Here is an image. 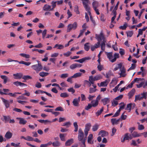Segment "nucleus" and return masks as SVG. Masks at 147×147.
<instances>
[{
    "mask_svg": "<svg viewBox=\"0 0 147 147\" xmlns=\"http://www.w3.org/2000/svg\"><path fill=\"white\" fill-rule=\"evenodd\" d=\"M95 38L98 41V42H100L102 40L103 41L100 44L101 49L103 51H104L105 49V42L106 41L105 40V37L102 32L100 33V34H97L95 35Z\"/></svg>",
    "mask_w": 147,
    "mask_h": 147,
    "instance_id": "obj_1",
    "label": "nucleus"
},
{
    "mask_svg": "<svg viewBox=\"0 0 147 147\" xmlns=\"http://www.w3.org/2000/svg\"><path fill=\"white\" fill-rule=\"evenodd\" d=\"M147 92H143L141 94L136 95L135 96V100L134 101L135 102L136 100H140L143 99H146L147 98Z\"/></svg>",
    "mask_w": 147,
    "mask_h": 147,
    "instance_id": "obj_2",
    "label": "nucleus"
},
{
    "mask_svg": "<svg viewBox=\"0 0 147 147\" xmlns=\"http://www.w3.org/2000/svg\"><path fill=\"white\" fill-rule=\"evenodd\" d=\"M77 26V23L76 22H74L73 24H68L67 27V32H70L72 29L74 30L76 29Z\"/></svg>",
    "mask_w": 147,
    "mask_h": 147,
    "instance_id": "obj_3",
    "label": "nucleus"
},
{
    "mask_svg": "<svg viewBox=\"0 0 147 147\" xmlns=\"http://www.w3.org/2000/svg\"><path fill=\"white\" fill-rule=\"evenodd\" d=\"M37 61L38 63V64L32 65V66L31 67L34 70L36 71H39L42 69V67L39 61L37 60Z\"/></svg>",
    "mask_w": 147,
    "mask_h": 147,
    "instance_id": "obj_4",
    "label": "nucleus"
},
{
    "mask_svg": "<svg viewBox=\"0 0 147 147\" xmlns=\"http://www.w3.org/2000/svg\"><path fill=\"white\" fill-rule=\"evenodd\" d=\"M78 132V140L79 141L82 140L83 139L84 136V132L81 128L79 129Z\"/></svg>",
    "mask_w": 147,
    "mask_h": 147,
    "instance_id": "obj_5",
    "label": "nucleus"
},
{
    "mask_svg": "<svg viewBox=\"0 0 147 147\" xmlns=\"http://www.w3.org/2000/svg\"><path fill=\"white\" fill-rule=\"evenodd\" d=\"M82 3L86 11L88 12L89 15H91V13L90 12V7L85 2H83Z\"/></svg>",
    "mask_w": 147,
    "mask_h": 147,
    "instance_id": "obj_6",
    "label": "nucleus"
},
{
    "mask_svg": "<svg viewBox=\"0 0 147 147\" xmlns=\"http://www.w3.org/2000/svg\"><path fill=\"white\" fill-rule=\"evenodd\" d=\"M13 76L14 77L13 78L15 79H20L22 78L23 76V74L20 73H17L16 74H13Z\"/></svg>",
    "mask_w": 147,
    "mask_h": 147,
    "instance_id": "obj_7",
    "label": "nucleus"
},
{
    "mask_svg": "<svg viewBox=\"0 0 147 147\" xmlns=\"http://www.w3.org/2000/svg\"><path fill=\"white\" fill-rule=\"evenodd\" d=\"M1 99L3 102L4 105H5L6 108H9L10 106V103L9 101L5 99L2 97H1Z\"/></svg>",
    "mask_w": 147,
    "mask_h": 147,
    "instance_id": "obj_8",
    "label": "nucleus"
},
{
    "mask_svg": "<svg viewBox=\"0 0 147 147\" xmlns=\"http://www.w3.org/2000/svg\"><path fill=\"white\" fill-rule=\"evenodd\" d=\"M42 9L45 11H50L51 10V6L46 4L44 5L42 8Z\"/></svg>",
    "mask_w": 147,
    "mask_h": 147,
    "instance_id": "obj_9",
    "label": "nucleus"
},
{
    "mask_svg": "<svg viewBox=\"0 0 147 147\" xmlns=\"http://www.w3.org/2000/svg\"><path fill=\"white\" fill-rule=\"evenodd\" d=\"M100 42H98L97 43L95 44L94 45H91V50L92 51H94L95 49H97L100 47Z\"/></svg>",
    "mask_w": 147,
    "mask_h": 147,
    "instance_id": "obj_10",
    "label": "nucleus"
},
{
    "mask_svg": "<svg viewBox=\"0 0 147 147\" xmlns=\"http://www.w3.org/2000/svg\"><path fill=\"white\" fill-rule=\"evenodd\" d=\"M74 143V139L71 138L67 140L65 143V146H70Z\"/></svg>",
    "mask_w": 147,
    "mask_h": 147,
    "instance_id": "obj_11",
    "label": "nucleus"
},
{
    "mask_svg": "<svg viewBox=\"0 0 147 147\" xmlns=\"http://www.w3.org/2000/svg\"><path fill=\"white\" fill-rule=\"evenodd\" d=\"M13 84L15 85L16 86H27V85L24 83H22L21 82H18V81H16L15 82H13Z\"/></svg>",
    "mask_w": 147,
    "mask_h": 147,
    "instance_id": "obj_12",
    "label": "nucleus"
},
{
    "mask_svg": "<svg viewBox=\"0 0 147 147\" xmlns=\"http://www.w3.org/2000/svg\"><path fill=\"white\" fill-rule=\"evenodd\" d=\"M13 134L9 131H7L5 135V137L7 139H9L11 138Z\"/></svg>",
    "mask_w": 147,
    "mask_h": 147,
    "instance_id": "obj_13",
    "label": "nucleus"
},
{
    "mask_svg": "<svg viewBox=\"0 0 147 147\" xmlns=\"http://www.w3.org/2000/svg\"><path fill=\"white\" fill-rule=\"evenodd\" d=\"M108 134V133L107 132L102 130L100 131L98 134V135H100L102 137L107 136Z\"/></svg>",
    "mask_w": 147,
    "mask_h": 147,
    "instance_id": "obj_14",
    "label": "nucleus"
},
{
    "mask_svg": "<svg viewBox=\"0 0 147 147\" xmlns=\"http://www.w3.org/2000/svg\"><path fill=\"white\" fill-rule=\"evenodd\" d=\"M93 138V135L92 134L89 135L88 138V143L92 144H93V141H92Z\"/></svg>",
    "mask_w": 147,
    "mask_h": 147,
    "instance_id": "obj_15",
    "label": "nucleus"
},
{
    "mask_svg": "<svg viewBox=\"0 0 147 147\" xmlns=\"http://www.w3.org/2000/svg\"><path fill=\"white\" fill-rule=\"evenodd\" d=\"M67 135L66 134H59V136L61 140L62 141H65L66 140L65 137Z\"/></svg>",
    "mask_w": 147,
    "mask_h": 147,
    "instance_id": "obj_16",
    "label": "nucleus"
},
{
    "mask_svg": "<svg viewBox=\"0 0 147 147\" xmlns=\"http://www.w3.org/2000/svg\"><path fill=\"white\" fill-rule=\"evenodd\" d=\"M135 92V90L134 88L132 89L128 93V96L129 98H131L134 95V93Z\"/></svg>",
    "mask_w": 147,
    "mask_h": 147,
    "instance_id": "obj_17",
    "label": "nucleus"
},
{
    "mask_svg": "<svg viewBox=\"0 0 147 147\" xmlns=\"http://www.w3.org/2000/svg\"><path fill=\"white\" fill-rule=\"evenodd\" d=\"M107 80H106L105 81L101 82L100 83V85L99 84V83H98L97 84L98 86L99 87H106L107 86L108 84V83H107Z\"/></svg>",
    "mask_w": 147,
    "mask_h": 147,
    "instance_id": "obj_18",
    "label": "nucleus"
},
{
    "mask_svg": "<svg viewBox=\"0 0 147 147\" xmlns=\"http://www.w3.org/2000/svg\"><path fill=\"white\" fill-rule=\"evenodd\" d=\"M120 120V118H119L117 120H116L115 119H112L111 120V122L113 125L117 124Z\"/></svg>",
    "mask_w": 147,
    "mask_h": 147,
    "instance_id": "obj_19",
    "label": "nucleus"
},
{
    "mask_svg": "<svg viewBox=\"0 0 147 147\" xmlns=\"http://www.w3.org/2000/svg\"><path fill=\"white\" fill-rule=\"evenodd\" d=\"M79 102L75 98L73 99L72 101L73 105L75 106L76 107H79Z\"/></svg>",
    "mask_w": 147,
    "mask_h": 147,
    "instance_id": "obj_20",
    "label": "nucleus"
},
{
    "mask_svg": "<svg viewBox=\"0 0 147 147\" xmlns=\"http://www.w3.org/2000/svg\"><path fill=\"white\" fill-rule=\"evenodd\" d=\"M121 72L119 74L121 77H125L126 75L125 74V70L124 68H123L122 69H121Z\"/></svg>",
    "mask_w": 147,
    "mask_h": 147,
    "instance_id": "obj_21",
    "label": "nucleus"
},
{
    "mask_svg": "<svg viewBox=\"0 0 147 147\" xmlns=\"http://www.w3.org/2000/svg\"><path fill=\"white\" fill-rule=\"evenodd\" d=\"M0 77L3 80V83L4 84H6L8 79V78L5 75H1Z\"/></svg>",
    "mask_w": 147,
    "mask_h": 147,
    "instance_id": "obj_22",
    "label": "nucleus"
},
{
    "mask_svg": "<svg viewBox=\"0 0 147 147\" xmlns=\"http://www.w3.org/2000/svg\"><path fill=\"white\" fill-rule=\"evenodd\" d=\"M114 58L111 61V62L113 63L115 62L116 59L119 58V54L118 53H115L113 55Z\"/></svg>",
    "mask_w": 147,
    "mask_h": 147,
    "instance_id": "obj_23",
    "label": "nucleus"
},
{
    "mask_svg": "<svg viewBox=\"0 0 147 147\" xmlns=\"http://www.w3.org/2000/svg\"><path fill=\"white\" fill-rule=\"evenodd\" d=\"M90 59V57H87L82 58L81 59H79V62L80 63H82L87 60H89Z\"/></svg>",
    "mask_w": 147,
    "mask_h": 147,
    "instance_id": "obj_24",
    "label": "nucleus"
},
{
    "mask_svg": "<svg viewBox=\"0 0 147 147\" xmlns=\"http://www.w3.org/2000/svg\"><path fill=\"white\" fill-rule=\"evenodd\" d=\"M107 58L109 59V61H111V60L113 59V56L112 52L107 53Z\"/></svg>",
    "mask_w": 147,
    "mask_h": 147,
    "instance_id": "obj_25",
    "label": "nucleus"
},
{
    "mask_svg": "<svg viewBox=\"0 0 147 147\" xmlns=\"http://www.w3.org/2000/svg\"><path fill=\"white\" fill-rule=\"evenodd\" d=\"M102 101L103 102V105H105L109 102L110 100L109 98H105L102 99Z\"/></svg>",
    "mask_w": 147,
    "mask_h": 147,
    "instance_id": "obj_26",
    "label": "nucleus"
},
{
    "mask_svg": "<svg viewBox=\"0 0 147 147\" xmlns=\"http://www.w3.org/2000/svg\"><path fill=\"white\" fill-rule=\"evenodd\" d=\"M132 135L134 138L137 137L141 136L140 133L138 134L137 132L134 131L132 134Z\"/></svg>",
    "mask_w": 147,
    "mask_h": 147,
    "instance_id": "obj_27",
    "label": "nucleus"
},
{
    "mask_svg": "<svg viewBox=\"0 0 147 147\" xmlns=\"http://www.w3.org/2000/svg\"><path fill=\"white\" fill-rule=\"evenodd\" d=\"M103 110L104 107H102L100 110H98V111L96 113V116L98 117L101 115L102 112L103 111Z\"/></svg>",
    "mask_w": 147,
    "mask_h": 147,
    "instance_id": "obj_28",
    "label": "nucleus"
},
{
    "mask_svg": "<svg viewBox=\"0 0 147 147\" xmlns=\"http://www.w3.org/2000/svg\"><path fill=\"white\" fill-rule=\"evenodd\" d=\"M18 119H20L19 123L20 124L24 125L27 123V121L23 118H19Z\"/></svg>",
    "mask_w": 147,
    "mask_h": 147,
    "instance_id": "obj_29",
    "label": "nucleus"
},
{
    "mask_svg": "<svg viewBox=\"0 0 147 147\" xmlns=\"http://www.w3.org/2000/svg\"><path fill=\"white\" fill-rule=\"evenodd\" d=\"M122 63H120L119 64H118L115 68L113 70L114 71H116L118 69H121V67H122Z\"/></svg>",
    "mask_w": 147,
    "mask_h": 147,
    "instance_id": "obj_30",
    "label": "nucleus"
},
{
    "mask_svg": "<svg viewBox=\"0 0 147 147\" xmlns=\"http://www.w3.org/2000/svg\"><path fill=\"white\" fill-rule=\"evenodd\" d=\"M60 145V143L58 141L53 142L52 143L53 146L55 147H58Z\"/></svg>",
    "mask_w": 147,
    "mask_h": 147,
    "instance_id": "obj_31",
    "label": "nucleus"
},
{
    "mask_svg": "<svg viewBox=\"0 0 147 147\" xmlns=\"http://www.w3.org/2000/svg\"><path fill=\"white\" fill-rule=\"evenodd\" d=\"M102 78V77L100 75H98L95 76L94 78L93 77V80L95 81L98 80Z\"/></svg>",
    "mask_w": 147,
    "mask_h": 147,
    "instance_id": "obj_32",
    "label": "nucleus"
},
{
    "mask_svg": "<svg viewBox=\"0 0 147 147\" xmlns=\"http://www.w3.org/2000/svg\"><path fill=\"white\" fill-rule=\"evenodd\" d=\"M91 103H92V107H95L98 105V102L94 100H93L91 101Z\"/></svg>",
    "mask_w": 147,
    "mask_h": 147,
    "instance_id": "obj_33",
    "label": "nucleus"
},
{
    "mask_svg": "<svg viewBox=\"0 0 147 147\" xmlns=\"http://www.w3.org/2000/svg\"><path fill=\"white\" fill-rule=\"evenodd\" d=\"M56 1H52L51 3V6L52 7V8H51V10H53L56 7Z\"/></svg>",
    "mask_w": 147,
    "mask_h": 147,
    "instance_id": "obj_34",
    "label": "nucleus"
},
{
    "mask_svg": "<svg viewBox=\"0 0 147 147\" xmlns=\"http://www.w3.org/2000/svg\"><path fill=\"white\" fill-rule=\"evenodd\" d=\"M58 47L57 49H62L64 48V46L61 45H59L58 44H56L54 46V48H55L57 47Z\"/></svg>",
    "mask_w": 147,
    "mask_h": 147,
    "instance_id": "obj_35",
    "label": "nucleus"
},
{
    "mask_svg": "<svg viewBox=\"0 0 147 147\" xmlns=\"http://www.w3.org/2000/svg\"><path fill=\"white\" fill-rule=\"evenodd\" d=\"M2 90L1 89H0V94L1 95H3L4 94L5 95H9L10 96H12L13 95V93L11 92H9V93H3V92H2Z\"/></svg>",
    "mask_w": 147,
    "mask_h": 147,
    "instance_id": "obj_36",
    "label": "nucleus"
},
{
    "mask_svg": "<svg viewBox=\"0 0 147 147\" xmlns=\"http://www.w3.org/2000/svg\"><path fill=\"white\" fill-rule=\"evenodd\" d=\"M91 126L90 123H87L86 125L85 130L89 131Z\"/></svg>",
    "mask_w": 147,
    "mask_h": 147,
    "instance_id": "obj_37",
    "label": "nucleus"
},
{
    "mask_svg": "<svg viewBox=\"0 0 147 147\" xmlns=\"http://www.w3.org/2000/svg\"><path fill=\"white\" fill-rule=\"evenodd\" d=\"M82 74L81 73H77L71 76L72 78H76L81 76Z\"/></svg>",
    "mask_w": 147,
    "mask_h": 147,
    "instance_id": "obj_38",
    "label": "nucleus"
},
{
    "mask_svg": "<svg viewBox=\"0 0 147 147\" xmlns=\"http://www.w3.org/2000/svg\"><path fill=\"white\" fill-rule=\"evenodd\" d=\"M89 43L87 42L86 43H85L84 45V50L86 51H88L90 49V47L88 45H89Z\"/></svg>",
    "mask_w": 147,
    "mask_h": 147,
    "instance_id": "obj_39",
    "label": "nucleus"
},
{
    "mask_svg": "<svg viewBox=\"0 0 147 147\" xmlns=\"http://www.w3.org/2000/svg\"><path fill=\"white\" fill-rule=\"evenodd\" d=\"M18 63L20 64H23L27 66L31 64V63L30 62H27L23 61H18Z\"/></svg>",
    "mask_w": 147,
    "mask_h": 147,
    "instance_id": "obj_40",
    "label": "nucleus"
},
{
    "mask_svg": "<svg viewBox=\"0 0 147 147\" xmlns=\"http://www.w3.org/2000/svg\"><path fill=\"white\" fill-rule=\"evenodd\" d=\"M99 127V125H98L97 124H95V125L93 126L92 128V130L93 131H96L98 129Z\"/></svg>",
    "mask_w": 147,
    "mask_h": 147,
    "instance_id": "obj_41",
    "label": "nucleus"
},
{
    "mask_svg": "<svg viewBox=\"0 0 147 147\" xmlns=\"http://www.w3.org/2000/svg\"><path fill=\"white\" fill-rule=\"evenodd\" d=\"M3 117L4 120L2 119V120L3 121L4 120L6 122H7L9 121L10 120V116L9 115L7 116L3 115Z\"/></svg>",
    "mask_w": 147,
    "mask_h": 147,
    "instance_id": "obj_42",
    "label": "nucleus"
},
{
    "mask_svg": "<svg viewBox=\"0 0 147 147\" xmlns=\"http://www.w3.org/2000/svg\"><path fill=\"white\" fill-rule=\"evenodd\" d=\"M132 104L130 103L127 104V107L125 108V110H129L131 111V108Z\"/></svg>",
    "mask_w": 147,
    "mask_h": 147,
    "instance_id": "obj_43",
    "label": "nucleus"
},
{
    "mask_svg": "<svg viewBox=\"0 0 147 147\" xmlns=\"http://www.w3.org/2000/svg\"><path fill=\"white\" fill-rule=\"evenodd\" d=\"M73 125L75 128L74 131L75 132H77L78 131V125L77 122H75L73 123Z\"/></svg>",
    "mask_w": 147,
    "mask_h": 147,
    "instance_id": "obj_44",
    "label": "nucleus"
},
{
    "mask_svg": "<svg viewBox=\"0 0 147 147\" xmlns=\"http://www.w3.org/2000/svg\"><path fill=\"white\" fill-rule=\"evenodd\" d=\"M98 3L96 1H94L92 3V6L93 9L97 8L98 7Z\"/></svg>",
    "mask_w": 147,
    "mask_h": 147,
    "instance_id": "obj_45",
    "label": "nucleus"
},
{
    "mask_svg": "<svg viewBox=\"0 0 147 147\" xmlns=\"http://www.w3.org/2000/svg\"><path fill=\"white\" fill-rule=\"evenodd\" d=\"M113 75V74L111 71H109L108 73L106 74L105 77L107 78H109L111 76H112Z\"/></svg>",
    "mask_w": 147,
    "mask_h": 147,
    "instance_id": "obj_46",
    "label": "nucleus"
},
{
    "mask_svg": "<svg viewBox=\"0 0 147 147\" xmlns=\"http://www.w3.org/2000/svg\"><path fill=\"white\" fill-rule=\"evenodd\" d=\"M49 73L47 72H40L39 73V75L40 76L42 77H44L45 76H47L49 75Z\"/></svg>",
    "mask_w": 147,
    "mask_h": 147,
    "instance_id": "obj_47",
    "label": "nucleus"
},
{
    "mask_svg": "<svg viewBox=\"0 0 147 147\" xmlns=\"http://www.w3.org/2000/svg\"><path fill=\"white\" fill-rule=\"evenodd\" d=\"M22 78L25 80H28L29 79H31L32 77L28 75H24L22 77Z\"/></svg>",
    "mask_w": 147,
    "mask_h": 147,
    "instance_id": "obj_48",
    "label": "nucleus"
},
{
    "mask_svg": "<svg viewBox=\"0 0 147 147\" xmlns=\"http://www.w3.org/2000/svg\"><path fill=\"white\" fill-rule=\"evenodd\" d=\"M85 31V28L82 29L80 30V33L79 35L78 36L77 38H78L81 36Z\"/></svg>",
    "mask_w": 147,
    "mask_h": 147,
    "instance_id": "obj_49",
    "label": "nucleus"
},
{
    "mask_svg": "<svg viewBox=\"0 0 147 147\" xmlns=\"http://www.w3.org/2000/svg\"><path fill=\"white\" fill-rule=\"evenodd\" d=\"M89 81H90V83L91 84H94V81L93 80L92 76H90L89 77Z\"/></svg>",
    "mask_w": 147,
    "mask_h": 147,
    "instance_id": "obj_50",
    "label": "nucleus"
},
{
    "mask_svg": "<svg viewBox=\"0 0 147 147\" xmlns=\"http://www.w3.org/2000/svg\"><path fill=\"white\" fill-rule=\"evenodd\" d=\"M60 96L61 97L63 98L67 97L69 96L68 94L66 92L61 93Z\"/></svg>",
    "mask_w": 147,
    "mask_h": 147,
    "instance_id": "obj_51",
    "label": "nucleus"
},
{
    "mask_svg": "<svg viewBox=\"0 0 147 147\" xmlns=\"http://www.w3.org/2000/svg\"><path fill=\"white\" fill-rule=\"evenodd\" d=\"M127 24L125 23L123 26H121L119 27L120 29L122 30H125L127 27Z\"/></svg>",
    "mask_w": 147,
    "mask_h": 147,
    "instance_id": "obj_52",
    "label": "nucleus"
},
{
    "mask_svg": "<svg viewBox=\"0 0 147 147\" xmlns=\"http://www.w3.org/2000/svg\"><path fill=\"white\" fill-rule=\"evenodd\" d=\"M144 84V80L142 81V82L139 84H137L136 86L138 88H140L143 86V85Z\"/></svg>",
    "mask_w": 147,
    "mask_h": 147,
    "instance_id": "obj_53",
    "label": "nucleus"
},
{
    "mask_svg": "<svg viewBox=\"0 0 147 147\" xmlns=\"http://www.w3.org/2000/svg\"><path fill=\"white\" fill-rule=\"evenodd\" d=\"M24 95H21L19 96L17 98V99H21L22 100H26L27 99V98L24 96Z\"/></svg>",
    "mask_w": 147,
    "mask_h": 147,
    "instance_id": "obj_54",
    "label": "nucleus"
},
{
    "mask_svg": "<svg viewBox=\"0 0 147 147\" xmlns=\"http://www.w3.org/2000/svg\"><path fill=\"white\" fill-rule=\"evenodd\" d=\"M134 80H135V82L138 83V82L139 81H142L143 80H144V78H135Z\"/></svg>",
    "mask_w": 147,
    "mask_h": 147,
    "instance_id": "obj_55",
    "label": "nucleus"
},
{
    "mask_svg": "<svg viewBox=\"0 0 147 147\" xmlns=\"http://www.w3.org/2000/svg\"><path fill=\"white\" fill-rule=\"evenodd\" d=\"M71 54V52L69 51H68L66 53H64L63 54V55L65 57H68Z\"/></svg>",
    "mask_w": 147,
    "mask_h": 147,
    "instance_id": "obj_56",
    "label": "nucleus"
},
{
    "mask_svg": "<svg viewBox=\"0 0 147 147\" xmlns=\"http://www.w3.org/2000/svg\"><path fill=\"white\" fill-rule=\"evenodd\" d=\"M55 111H64V109L61 107H59L56 108L55 110Z\"/></svg>",
    "mask_w": 147,
    "mask_h": 147,
    "instance_id": "obj_57",
    "label": "nucleus"
},
{
    "mask_svg": "<svg viewBox=\"0 0 147 147\" xmlns=\"http://www.w3.org/2000/svg\"><path fill=\"white\" fill-rule=\"evenodd\" d=\"M92 105L91 104L89 103L88 106H86L85 107V109L86 110H88L89 109H90L92 107Z\"/></svg>",
    "mask_w": 147,
    "mask_h": 147,
    "instance_id": "obj_58",
    "label": "nucleus"
},
{
    "mask_svg": "<svg viewBox=\"0 0 147 147\" xmlns=\"http://www.w3.org/2000/svg\"><path fill=\"white\" fill-rule=\"evenodd\" d=\"M97 67L98 70L99 71H101L103 69V66L102 65H101V64H99L98 65Z\"/></svg>",
    "mask_w": 147,
    "mask_h": 147,
    "instance_id": "obj_59",
    "label": "nucleus"
},
{
    "mask_svg": "<svg viewBox=\"0 0 147 147\" xmlns=\"http://www.w3.org/2000/svg\"><path fill=\"white\" fill-rule=\"evenodd\" d=\"M97 90V89H94L93 88H90L89 89V93H92L96 91Z\"/></svg>",
    "mask_w": 147,
    "mask_h": 147,
    "instance_id": "obj_60",
    "label": "nucleus"
},
{
    "mask_svg": "<svg viewBox=\"0 0 147 147\" xmlns=\"http://www.w3.org/2000/svg\"><path fill=\"white\" fill-rule=\"evenodd\" d=\"M68 76V74H62L60 76V77L62 78H65Z\"/></svg>",
    "mask_w": 147,
    "mask_h": 147,
    "instance_id": "obj_61",
    "label": "nucleus"
},
{
    "mask_svg": "<svg viewBox=\"0 0 147 147\" xmlns=\"http://www.w3.org/2000/svg\"><path fill=\"white\" fill-rule=\"evenodd\" d=\"M136 67V65L134 64H132L131 65V66L129 69L128 70V71H129V70H131L134 69Z\"/></svg>",
    "mask_w": 147,
    "mask_h": 147,
    "instance_id": "obj_62",
    "label": "nucleus"
},
{
    "mask_svg": "<svg viewBox=\"0 0 147 147\" xmlns=\"http://www.w3.org/2000/svg\"><path fill=\"white\" fill-rule=\"evenodd\" d=\"M47 30L46 29H45L42 32V38L43 39L45 38V35L47 34Z\"/></svg>",
    "mask_w": 147,
    "mask_h": 147,
    "instance_id": "obj_63",
    "label": "nucleus"
},
{
    "mask_svg": "<svg viewBox=\"0 0 147 147\" xmlns=\"http://www.w3.org/2000/svg\"><path fill=\"white\" fill-rule=\"evenodd\" d=\"M26 140L28 141H32L33 140V138L32 137L28 136L26 137Z\"/></svg>",
    "mask_w": 147,
    "mask_h": 147,
    "instance_id": "obj_64",
    "label": "nucleus"
}]
</instances>
